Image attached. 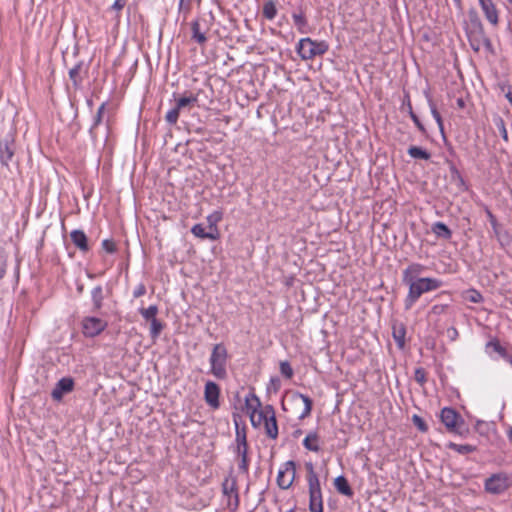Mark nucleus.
<instances>
[{
    "instance_id": "nucleus-1",
    "label": "nucleus",
    "mask_w": 512,
    "mask_h": 512,
    "mask_svg": "<svg viewBox=\"0 0 512 512\" xmlns=\"http://www.w3.org/2000/svg\"><path fill=\"white\" fill-rule=\"evenodd\" d=\"M424 270V265L412 263L402 272V282L408 286V293L404 299V309L406 311L410 310L424 293L437 290L443 285L440 279L419 277Z\"/></svg>"
},
{
    "instance_id": "nucleus-2",
    "label": "nucleus",
    "mask_w": 512,
    "mask_h": 512,
    "mask_svg": "<svg viewBox=\"0 0 512 512\" xmlns=\"http://www.w3.org/2000/svg\"><path fill=\"white\" fill-rule=\"evenodd\" d=\"M465 32L474 51H479L481 45H490V40L486 37L482 21L475 9L468 11V19L465 22Z\"/></svg>"
},
{
    "instance_id": "nucleus-3",
    "label": "nucleus",
    "mask_w": 512,
    "mask_h": 512,
    "mask_svg": "<svg viewBox=\"0 0 512 512\" xmlns=\"http://www.w3.org/2000/svg\"><path fill=\"white\" fill-rule=\"evenodd\" d=\"M305 467L307 470V482L309 490V511L323 512V497L318 475L314 470V465L312 462H307Z\"/></svg>"
},
{
    "instance_id": "nucleus-4",
    "label": "nucleus",
    "mask_w": 512,
    "mask_h": 512,
    "mask_svg": "<svg viewBox=\"0 0 512 512\" xmlns=\"http://www.w3.org/2000/svg\"><path fill=\"white\" fill-rule=\"evenodd\" d=\"M228 351L223 343L215 344L209 358L210 373L217 379L227 377Z\"/></svg>"
},
{
    "instance_id": "nucleus-5",
    "label": "nucleus",
    "mask_w": 512,
    "mask_h": 512,
    "mask_svg": "<svg viewBox=\"0 0 512 512\" xmlns=\"http://www.w3.org/2000/svg\"><path fill=\"white\" fill-rule=\"evenodd\" d=\"M328 49L329 45L325 41H316L309 37L300 39L296 47L302 60H311L316 56H322Z\"/></svg>"
},
{
    "instance_id": "nucleus-6",
    "label": "nucleus",
    "mask_w": 512,
    "mask_h": 512,
    "mask_svg": "<svg viewBox=\"0 0 512 512\" xmlns=\"http://www.w3.org/2000/svg\"><path fill=\"white\" fill-rule=\"evenodd\" d=\"M222 494L226 502V508L231 512L237 511L240 504L238 483L232 472L222 482Z\"/></svg>"
},
{
    "instance_id": "nucleus-7",
    "label": "nucleus",
    "mask_w": 512,
    "mask_h": 512,
    "mask_svg": "<svg viewBox=\"0 0 512 512\" xmlns=\"http://www.w3.org/2000/svg\"><path fill=\"white\" fill-rule=\"evenodd\" d=\"M440 420L450 433L463 436L468 430L464 429L463 417L453 408L444 407L440 412Z\"/></svg>"
},
{
    "instance_id": "nucleus-8",
    "label": "nucleus",
    "mask_w": 512,
    "mask_h": 512,
    "mask_svg": "<svg viewBox=\"0 0 512 512\" xmlns=\"http://www.w3.org/2000/svg\"><path fill=\"white\" fill-rule=\"evenodd\" d=\"M107 326L106 320L94 316H86L81 322L82 333L87 338H94L100 335Z\"/></svg>"
},
{
    "instance_id": "nucleus-9",
    "label": "nucleus",
    "mask_w": 512,
    "mask_h": 512,
    "mask_svg": "<svg viewBox=\"0 0 512 512\" xmlns=\"http://www.w3.org/2000/svg\"><path fill=\"white\" fill-rule=\"evenodd\" d=\"M484 486L489 493L501 494L509 488V478L504 473L493 474L485 480Z\"/></svg>"
},
{
    "instance_id": "nucleus-10",
    "label": "nucleus",
    "mask_w": 512,
    "mask_h": 512,
    "mask_svg": "<svg viewBox=\"0 0 512 512\" xmlns=\"http://www.w3.org/2000/svg\"><path fill=\"white\" fill-rule=\"evenodd\" d=\"M16 151L15 139L12 134H7L4 138L0 139V163L8 167L12 162Z\"/></svg>"
},
{
    "instance_id": "nucleus-11",
    "label": "nucleus",
    "mask_w": 512,
    "mask_h": 512,
    "mask_svg": "<svg viewBox=\"0 0 512 512\" xmlns=\"http://www.w3.org/2000/svg\"><path fill=\"white\" fill-rule=\"evenodd\" d=\"M296 464L294 461H287L284 469H280L277 475V484L281 489H288L295 480Z\"/></svg>"
},
{
    "instance_id": "nucleus-12",
    "label": "nucleus",
    "mask_w": 512,
    "mask_h": 512,
    "mask_svg": "<svg viewBox=\"0 0 512 512\" xmlns=\"http://www.w3.org/2000/svg\"><path fill=\"white\" fill-rule=\"evenodd\" d=\"M263 423L266 435L271 439H276L278 436V425L272 405H266V415Z\"/></svg>"
},
{
    "instance_id": "nucleus-13",
    "label": "nucleus",
    "mask_w": 512,
    "mask_h": 512,
    "mask_svg": "<svg viewBox=\"0 0 512 512\" xmlns=\"http://www.w3.org/2000/svg\"><path fill=\"white\" fill-rule=\"evenodd\" d=\"M88 73V66L84 64L83 61L77 62L68 72L69 79L71 80L74 89H80L82 87V83L84 77Z\"/></svg>"
},
{
    "instance_id": "nucleus-14",
    "label": "nucleus",
    "mask_w": 512,
    "mask_h": 512,
    "mask_svg": "<svg viewBox=\"0 0 512 512\" xmlns=\"http://www.w3.org/2000/svg\"><path fill=\"white\" fill-rule=\"evenodd\" d=\"M220 388L213 381H207L204 388V399L206 403L213 409H217L220 406L219 402Z\"/></svg>"
},
{
    "instance_id": "nucleus-15",
    "label": "nucleus",
    "mask_w": 512,
    "mask_h": 512,
    "mask_svg": "<svg viewBox=\"0 0 512 512\" xmlns=\"http://www.w3.org/2000/svg\"><path fill=\"white\" fill-rule=\"evenodd\" d=\"M74 388V381L70 377L61 378L51 392L54 400L60 401L65 393H69Z\"/></svg>"
},
{
    "instance_id": "nucleus-16",
    "label": "nucleus",
    "mask_w": 512,
    "mask_h": 512,
    "mask_svg": "<svg viewBox=\"0 0 512 512\" xmlns=\"http://www.w3.org/2000/svg\"><path fill=\"white\" fill-rule=\"evenodd\" d=\"M291 16L293 19L294 26L296 27L298 32L302 34H306L309 32L308 20L306 18L302 2L297 7V9L292 12Z\"/></svg>"
},
{
    "instance_id": "nucleus-17",
    "label": "nucleus",
    "mask_w": 512,
    "mask_h": 512,
    "mask_svg": "<svg viewBox=\"0 0 512 512\" xmlns=\"http://www.w3.org/2000/svg\"><path fill=\"white\" fill-rule=\"evenodd\" d=\"M487 21L496 26L499 23L498 10L492 0H478Z\"/></svg>"
},
{
    "instance_id": "nucleus-18",
    "label": "nucleus",
    "mask_w": 512,
    "mask_h": 512,
    "mask_svg": "<svg viewBox=\"0 0 512 512\" xmlns=\"http://www.w3.org/2000/svg\"><path fill=\"white\" fill-rule=\"evenodd\" d=\"M208 28L203 27L201 20L196 19L191 22V39L199 45L204 46L207 42L206 32Z\"/></svg>"
},
{
    "instance_id": "nucleus-19",
    "label": "nucleus",
    "mask_w": 512,
    "mask_h": 512,
    "mask_svg": "<svg viewBox=\"0 0 512 512\" xmlns=\"http://www.w3.org/2000/svg\"><path fill=\"white\" fill-rule=\"evenodd\" d=\"M71 241L81 252L89 251L88 238L83 230L75 229L70 233Z\"/></svg>"
},
{
    "instance_id": "nucleus-20",
    "label": "nucleus",
    "mask_w": 512,
    "mask_h": 512,
    "mask_svg": "<svg viewBox=\"0 0 512 512\" xmlns=\"http://www.w3.org/2000/svg\"><path fill=\"white\" fill-rule=\"evenodd\" d=\"M106 105H107V103L103 102L98 107L97 112H96V114L93 117L92 124H91V126L89 128V134H90L91 138L94 139V140L97 138L96 129L103 122V117H104V112H105Z\"/></svg>"
},
{
    "instance_id": "nucleus-21",
    "label": "nucleus",
    "mask_w": 512,
    "mask_h": 512,
    "mask_svg": "<svg viewBox=\"0 0 512 512\" xmlns=\"http://www.w3.org/2000/svg\"><path fill=\"white\" fill-rule=\"evenodd\" d=\"M487 349H492L498 353L505 361L512 366V354L503 347L497 339H493L486 344Z\"/></svg>"
},
{
    "instance_id": "nucleus-22",
    "label": "nucleus",
    "mask_w": 512,
    "mask_h": 512,
    "mask_svg": "<svg viewBox=\"0 0 512 512\" xmlns=\"http://www.w3.org/2000/svg\"><path fill=\"white\" fill-rule=\"evenodd\" d=\"M293 399H294V401L301 400L304 404V408H303L301 414L299 415V419H304V418L308 417L311 414L312 407H313L312 399L309 396L299 393V392H296L293 394Z\"/></svg>"
},
{
    "instance_id": "nucleus-23",
    "label": "nucleus",
    "mask_w": 512,
    "mask_h": 512,
    "mask_svg": "<svg viewBox=\"0 0 512 512\" xmlns=\"http://www.w3.org/2000/svg\"><path fill=\"white\" fill-rule=\"evenodd\" d=\"M245 406L249 414L258 413L261 410V401L253 391L246 395Z\"/></svg>"
},
{
    "instance_id": "nucleus-24",
    "label": "nucleus",
    "mask_w": 512,
    "mask_h": 512,
    "mask_svg": "<svg viewBox=\"0 0 512 512\" xmlns=\"http://www.w3.org/2000/svg\"><path fill=\"white\" fill-rule=\"evenodd\" d=\"M392 336L396 342L397 347L399 349H404L406 336V328L404 324L400 323L393 325Z\"/></svg>"
},
{
    "instance_id": "nucleus-25",
    "label": "nucleus",
    "mask_w": 512,
    "mask_h": 512,
    "mask_svg": "<svg viewBox=\"0 0 512 512\" xmlns=\"http://www.w3.org/2000/svg\"><path fill=\"white\" fill-rule=\"evenodd\" d=\"M198 102V97L192 93L184 94L176 100V107L181 111L184 109L190 110Z\"/></svg>"
},
{
    "instance_id": "nucleus-26",
    "label": "nucleus",
    "mask_w": 512,
    "mask_h": 512,
    "mask_svg": "<svg viewBox=\"0 0 512 512\" xmlns=\"http://www.w3.org/2000/svg\"><path fill=\"white\" fill-rule=\"evenodd\" d=\"M191 233L195 237H198L200 239L217 240L219 238V233L218 232H213V231L206 232L204 226L202 224H200V223L195 224L191 228Z\"/></svg>"
},
{
    "instance_id": "nucleus-27",
    "label": "nucleus",
    "mask_w": 512,
    "mask_h": 512,
    "mask_svg": "<svg viewBox=\"0 0 512 512\" xmlns=\"http://www.w3.org/2000/svg\"><path fill=\"white\" fill-rule=\"evenodd\" d=\"M334 486L336 490L342 495L351 497L354 494L351 486L348 483V480L343 475L335 478Z\"/></svg>"
},
{
    "instance_id": "nucleus-28",
    "label": "nucleus",
    "mask_w": 512,
    "mask_h": 512,
    "mask_svg": "<svg viewBox=\"0 0 512 512\" xmlns=\"http://www.w3.org/2000/svg\"><path fill=\"white\" fill-rule=\"evenodd\" d=\"M319 436L316 432H310L307 434L305 439L303 440V446L313 452H319L320 446H319Z\"/></svg>"
},
{
    "instance_id": "nucleus-29",
    "label": "nucleus",
    "mask_w": 512,
    "mask_h": 512,
    "mask_svg": "<svg viewBox=\"0 0 512 512\" xmlns=\"http://www.w3.org/2000/svg\"><path fill=\"white\" fill-rule=\"evenodd\" d=\"M91 299L94 311H99L103 306L104 294L101 285L95 286L91 291Z\"/></svg>"
},
{
    "instance_id": "nucleus-30",
    "label": "nucleus",
    "mask_w": 512,
    "mask_h": 512,
    "mask_svg": "<svg viewBox=\"0 0 512 512\" xmlns=\"http://www.w3.org/2000/svg\"><path fill=\"white\" fill-rule=\"evenodd\" d=\"M432 232L439 238L450 239L452 237V231L443 222H436L432 225Z\"/></svg>"
},
{
    "instance_id": "nucleus-31",
    "label": "nucleus",
    "mask_w": 512,
    "mask_h": 512,
    "mask_svg": "<svg viewBox=\"0 0 512 512\" xmlns=\"http://www.w3.org/2000/svg\"><path fill=\"white\" fill-rule=\"evenodd\" d=\"M407 153L414 159L429 160L431 158V154L427 150L418 146H410Z\"/></svg>"
},
{
    "instance_id": "nucleus-32",
    "label": "nucleus",
    "mask_w": 512,
    "mask_h": 512,
    "mask_svg": "<svg viewBox=\"0 0 512 512\" xmlns=\"http://www.w3.org/2000/svg\"><path fill=\"white\" fill-rule=\"evenodd\" d=\"M262 15L267 20H273L276 17L277 8L273 0H268L263 4Z\"/></svg>"
},
{
    "instance_id": "nucleus-33",
    "label": "nucleus",
    "mask_w": 512,
    "mask_h": 512,
    "mask_svg": "<svg viewBox=\"0 0 512 512\" xmlns=\"http://www.w3.org/2000/svg\"><path fill=\"white\" fill-rule=\"evenodd\" d=\"M447 447L451 450L456 451L457 453L461 455L470 454L474 451H476V446L470 445V444H456L454 442H449L447 444Z\"/></svg>"
},
{
    "instance_id": "nucleus-34",
    "label": "nucleus",
    "mask_w": 512,
    "mask_h": 512,
    "mask_svg": "<svg viewBox=\"0 0 512 512\" xmlns=\"http://www.w3.org/2000/svg\"><path fill=\"white\" fill-rule=\"evenodd\" d=\"M493 123L497 127V129H498L502 139L505 142H508L509 141V136H508V132H507V129H506L505 121L503 120V118L501 116H499V115H495L493 117Z\"/></svg>"
},
{
    "instance_id": "nucleus-35",
    "label": "nucleus",
    "mask_w": 512,
    "mask_h": 512,
    "mask_svg": "<svg viewBox=\"0 0 512 512\" xmlns=\"http://www.w3.org/2000/svg\"><path fill=\"white\" fill-rule=\"evenodd\" d=\"M164 328V324L158 319H152L150 322V336L153 340H156L161 334Z\"/></svg>"
},
{
    "instance_id": "nucleus-36",
    "label": "nucleus",
    "mask_w": 512,
    "mask_h": 512,
    "mask_svg": "<svg viewBox=\"0 0 512 512\" xmlns=\"http://www.w3.org/2000/svg\"><path fill=\"white\" fill-rule=\"evenodd\" d=\"M139 313L146 321L151 322L152 319H157L158 307L156 305H150L148 308H140Z\"/></svg>"
},
{
    "instance_id": "nucleus-37",
    "label": "nucleus",
    "mask_w": 512,
    "mask_h": 512,
    "mask_svg": "<svg viewBox=\"0 0 512 512\" xmlns=\"http://www.w3.org/2000/svg\"><path fill=\"white\" fill-rule=\"evenodd\" d=\"M249 415H250V420H251V424L253 425V427L260 426L265 419L266 406L262 410H260L258 413H253V414H249Z\"/></svg>"
},
{
    "instance_id": "nucleus-38",
    "label": "nucleus",
    "mask_w": 512,
    "mask_h": 512,
    "mask_svg": "<svg viewBox=\"0 0 512 512\" xmlns=\"http://www.w3.org/2000/svg\"><path fill=\"white\" fill-rule=\"evenodd\" d=\"M279 368H280V373L286 379H291L293 377L294 371L288 361H281L279 364Z\"/></svg>"
},
{
    "instance_id": "nucleus-39",
    "label": "nucleus",
    "mask_w": 512,
    "mask_h": 512,
    "mask_svg": "<svg viewBox=\"0 0 512 512\" xmlns=\"http://www.w3.org/2000/svg\"><path fill=\"white\" fill-rule=\"evenodd\" d=\"M429 106H430L431 114H432L433 118L435 119V121L437 122L441 133L443 134L444 126H443L442 117H441L440 113L438 112L435 104L432 101H429Z\"/></svg>"
},
{
    "instance_id": "nucleus-40",
    "label": "nucleus",
    "mask_w": 512,
    "mask_h": 512,
    "mask_svg": "<svg viewBox=\"0 0 512 512\" xmlns=\"http://www.w3.org/2000/svg\"><path fill=\"white\" fill-rule=\"evenodd\" d=\"M466 299L472 303H481L483 301L482 294L476 289L466 291Z\"/></svg>"
},
{
    "instance_id": "nucleus-41",
    "label": "nucleus",
    "mask_w": 512,
    "mask_h": 512,
    "mask_svg": "<svg viewBox=\"0 0 512 512\" xmlns=\"http://www.w3.org/2000/svg\"><path fill=\"white\" fill-rule=\"evenodd\" d=\"M221 218H222L221 212H215V213L207 216V221L209 223L210 231L218 232L216 223L218 221H220Z\"/></svg>"
},
{
    "instance_id": "nucleus-42",
    "label": "nucleus",
    "mask_w": 512,
    "mask_h": 512,
    "mask_svg": "<svg viewBox=\"0 0 512 512\" xmlns=\"http://www.w3.org/2000/svg\"><path fill=\"white\" fill-rule=\"evenodd\" d=\"M179 115L180 110L175 106L166 113L165 119L169 124L173 125L177 123Z\"/></svg>"
},
{
    "instance_id": "nucleus-43",
    "label": "nucleus",
    "mask_w": 512,
    "mask_h": 512,
    "mask_svg": "<svg viewBox=\"0 0 512 512\" xmlns=\"http://www.w3.org/2000/svg\"><path fill=\"white\" fill-rule=\"evenodd\" d=\"M101 246L102 249L109 254H113L117 251L116 243L112 239H104L101 243Z\"/></svg>"
},
{
    "instance_id": "nucleus-44",
    "label": "nucleus",
    "mask_w": 512,
    "mask_h": 512,
    "mask_svg": "<svg viewBox=\"0 0 512 512\" xmlns=\"http://www.w3.org/2000/svg\"><path fill=\"white\" fill-rule=\"evenodd\" d=\"M412 422L418 428V430H420L421 432H427L428 426L422 419V417L415 414L412 416Z\"/></svg>"
},
{
    "instance_id": "nucleus-45",
    "label": "nucleus",
    "mask_w": 512,
    "mask_h": 512,
    "mask_svg": "<svg viewBox=\"0 0 512 512\" xmlns=\"http://www.w3.org/2000/svg\"><path fill=\"white\" fill-rule=\"evenodd\" d=\"M411 119L413 120L414 124L416 125V127L419 129V131L422 133V134H426V129L424 127V125L422 124V122L420 121L419 117L414 113L413 111V108L410 107V115Z\"/></svg>"
},
{
    "instance_id": "nucleus-46",
    "label": "nucleus",
    "mask_w": 512,
    "mask_h": 512,
    "mask_svg": "<svg viewBox=\"0 0 512 512\" xmlns=\"http://www.w3.org/2000/svg\"><path fill=\"white\" fill-rule=\"evenodd\" d=\"M240 457V462L238 464V468L239 470L244 473V474H247L248 473V470H249V459H248V455H243V456H239Z\"/></svg>"
},
{
    "instance_id": "nucleus-47",
    "label": "nucleus",
    "mask_w": 512,
    "mask_h": 512,
    "mask_svg": "<svg viewBox=\"0 0 512 512\" xmlns=\"http://www.w3.org/2000/svg\"><path fill=\"white\" fill-rule=\"evenodd\" d=\"M7 267V256L4 251L0 249V280L4 277Z\"/></svg>"
},
{
    "instance_id": "nucleus-48",
    "label": "nucleus",
    "mask_w": 512,
    "mask_h": 512,
    "mask_svg": "<svg viewBox=\"0 0 512 512\" xmlns=\"http://www.w3.org/2000/svg\"><path fill=\"white\" fill-rule=\"evenodd\" d=\"M414 379L419 384H424L426 382V372L423 368H417L414 372Z\"/></svg>"
},
{
    "instance_id": "nucleus-49",
    "label": "nucleus",
    "mask_w": 512,
    "mask_h": 512,
    "mask_svg": "<svg viewBox=\"0 0 512 512\" xmlns=\"http://www.w3.org/2000/svg\"><path fill=\"white\" fill-rule=\"evenodd\" d=\"M191 6L192 0H179L178 11L187 14L190 12Z\"/></svg>"
},
{
    "instance_id": "nucleus-50",
    "label": "nucleus",
    "mask_w": 512,
    "mask_h": 512,
    "mask_svg": "<svg viewBox=\"0 0 512 512\" xmlns=\"http://www.w3.org/2000/svg\"><path fill=\"white\" fill-rule=\"evenodd\" d=\"M245 442H247L245 428L239 429L238 425L236 424V443L244 444Z\"/></svg>"
},
{
    "instance_id": "nucleus-51",
    "label": "nucleus",
    "mask_w": 512,
    "mask_h": 512,
    "mask_svg": "<svg viewBox=\"0 0 512 512\" xmlns=\"http://www.w3.org/2000/svg\"><path fill=\"white\" fill-rule=\"evenodd\" d=\"M127 2L128 0H115L110 9L119 13L126 6Z\"/></svg>"
},
{
    "instance_id": "nucleus-52",
    "label": "nucleus",
    "mask_w": 512,
    "mask_h": 512,
    "mask_svg": "<svg viewBox=\"0 0 512 512\" xmlns=\"http://www.w3.org/2000/svg\"><path fill=\"white\" fill-rule=\"evenodd\" d=\"M450 172L453 179H458L462 184L464 183L463 177L461 176L459 170L456 168V166L450 162Z\"/></svg>"
},
{
    "instance_id": "nucleus-53",
    "label": "nucleus",
    "mask_w": 512,
    "mask_h": 512,
    "mask_svg": "<svg viewBox=\"0 0 512 512\" xmlns=\"http://www.w3.org/2000/svg\"><path fill=\"white\" fill-rule=\"evenodd\" d=\"M146 293V287L144 284L140 283L135 290L133 291V296L135 298H139Z\"/></svg>"
},
{
    "instance_id": "nucleus-54",
    "label": "nucleus",
    "mask_w": 512,
    "mask_h": 512,
    "mask_svg": "<svg viewBox=\"0 0 512 512\" xmlns=\"http://www.w3.org/2000/svg\"><path fill=\"white\" fill-rule=\"evenodd\" d=\"M237 454H238V456L248 455V443L247 442H245L244 444L237 443Z\"/></svg>"
},
{
    "instance_id": "nucleus-55",
    "label": "nucleus",
    "mask_w": 512,
    "mask_h": 512,
    "mask_svg": "<svg viewBox=\"0 0 512 512\" xmlns=\"http://www.w3.org/2000/svg\"><path fill=\"white\" fill-rule=\"evenodd\" d=\"M447 308V305H434L431 309V312L433 314H441L443 313Z\"/></svg>"
},
{
    "instance_id": "nucleus-56",
    "label": "nucleus",
    "mask_w": 512,
    "mask_h": 512,
    "mask_svg": "<svg viewBox=\"0 0 512 512\" xmlns=\"http://www.w3.org/2000/svg\"><path fill=\"white\" fill-rule=\"evenodd\" d=\"M447 334L451 340H455L459 335L458 330L455 327L448 328Z\"/></svg>"
},
{
    "instance_id": "nucleus-57",
    "label": "nucleus",
    "mask_w": 512,
    "mask_h": 512,
    "mask_svg": "<svg viewBox=\"0 0 512 512\" xmlns=\"http://www.w3.org/2000/svg\"><path fill=\"white\" fill-rule=\"evenodd\" d=\"M505 97L512 106V87L511 86L508 87V91L506 92Z\"/></svg>"
},
{
    "instance_id": "nucleus-58",
    "label": "nucleus",
    "mask_w": 512,
    "mask_h": 512,
    "mask_svg": "<svg viewBox=\"0 0 512 512\" xmlns=\"http://www.w3.org/2000/svg\"><path fill=\"white\" fill-rule=\"evenodd\" d=\"M407 100L403 102V106L407 107L408 113L410 114V107H412L409 96H406Z\"/></svg>"
},
{
    "instance_id": "nucleus-59",
    "label": "nucleus",
    "mask_w": 512,
    "mask_h": 512,
    "mask_svg": "<svg viewBox=\"0 0 512 512\" xmlns=\"http://www.w3.org/2000/svg\"><path fill=\"white\" fill-rule=\"evenodd\" d=\"M457 105H458L459 108H464L465 107V101L462 98H458L457 99Z\"/></svg>"
},
{
    "instance_id": "nucleus-60",
    "label": "nucleus",
    "mask_w": 512,
    "mask_h": 512,
    "mask_svg": "<svg viewBox=\"0 0 512 512\" xmlns=\"http://www.w3.org/2000/svg\"><path fill=\"white\" fill-rule=\"evenodd\" d=\"M271 383H272L273 385H275V386H279L280 381H279V379H278V378H272V379H271Z\"/></svg>"
},
{
    "instance_id": "nucleus-61",
    "label": "nucleus",
    "mask_w": 512,
    "mask_h": 512,
    "mask_svg": "<svg viewBox=\"0 0 512 512\" xmlns=\"http://www.w3.org/2000/svg\"><path fill=\"white\" fill-rule=\"evenodd\" d=\"M508 437H509L510 441L512 442V428L508 432Z\"/></svg>"
},
{
    "instance_id": "nucleus-62",
    "label": "nucleus",
    "mask_w": 512,
    "mask_h": 512,
    "mask_svg": "<svg viewBox=\"0 0 512 512\" xmlns=\"http://www.w3.org/2000/svg\"><path fill=\"white\" fill-rule=\"evenodd\" d=\"M87 104H88L89 107H92V105H93L92 100H87Z\"/></svg>"
},
{
    "instance_id": "nucleus-63",
    "label": "nucleus",
    "mask_w": 512,
    "mask_h": 512,
    "mask_svg": "<svg viewBox=\"0 0 512 512\" xmlns=\"http://www.w3.org/2000/svg\"><path fill=\"white\" fill-rule=\"evenodd\" d=\"M196 132H197V133H202V132H203V128H197V129H196Z\"/></svg>"
},
{
    "instance_id": "nucleus-64",
    "label": "nucleus",
    "mask_w": 512,
    "mask_h": 512,
    "mask_svg": "<svg viewBox=\"0 0 512 512\" xmlns=\"http://www.w3.org/2000/svg\"><path fill=\"white\" fill-rule=\"evenodd\" d=\"M508 3L512 4V0H506Z\"/></svg>"
}]
</instances>
